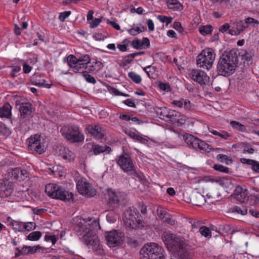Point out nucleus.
<instances>
[{"instance_id": "f257e3e1", "label": "nucleus", "mask_w": 259, "mask_h": 259, "mask_svg": "<svg viewBox=\"0 0 259 259\" xmlns=\"http://www.w3.org/2000/svg\"><path fill=\"white\" fill-rule=\"evenodd\" d=\"M74 226V230L76 235L81 237L82 241L87 245L97 247L99 245L98 237L93 234V230L99 226V223L95 220L90 219L86 221L81 220Z\"/></svg>"}, {"instance_id": "f03ea898", "label": "nucleus", "mask_w": 259, "mask_h": 259, "mask_svg": "<svg viewBox=\"0 0 259 259\" xmlns=\"http://www.w3.org/2000/svg\"><path fill=\"white\" fill-rule=\"evenodd\" d=\"M238 64L237 51L231 50L225 52L220 57L217 67V72L220 75L228 76L232 75L236 70Z\"/></svg>"}, {"instance_id": "7ed1b4c3", "label": "nucleus", "mask_w": 259, "mask_h": 259, "mask_svg": "<svg viewBox=\"0 0 259 259\" xmlns=\"http://www.w3.org/2000/svg\"><path fill=\"white\" fill-rule=\"evenodd\" d=\"M137 209L129 207L123 213V222L125 227L130 230L142 229L145 227V222L140 219Z\"/></svg>"}, {"instance_id": "20e7f679", "label": "nucleus", "mask_w": 259, "mask_h": 259, "mask_svg": "<svg viewBox=\"0 0 259 259\" xmlns=\"http://www.w3.org/2000/svg\"><path fill=\"white\" fill-rule=\"evenodd\" d=\"M141 259H165V252L157 243H146L140 251Z\"/></svg>"}, {"instance_id": "39448f33", "label": "nucleus", "mask_w": 259, "mask_h": 259, "mask_svg": "<svg viewBox=\"0 0 259 259\" xmlns=\"http://www.w3.org/2000/svg\"><path fill=\"white\" fill-rule=\"evenodd\" d=\"M68 65L75 73H83L88 70L89 65L91 64V59L88 54L76 58L73 55H70L67 58Z\"/></svg>"}, {"instance_id": "423d86ee", "label": "nucleus", "mask_w": 259, "mask_h": 259, "mask_svg": "<svg viewBox=\"0 0 259 259\" xmlns=\"http://www.w3.org/2000/svg\"><path fill=\"white\" fill-rule=\"evenodd\" d=\"M60 132L65 139L72 143H79L84 140V135L77 125L64 126L61 128Z\"/></svg>"}, {"instance_id": "0eeeda50", "label": "nucleus", "mask_w": 259, "mask_h": 259, "mask_svg": "<svg viewBox=\"0 0 259 259\" xmlns=\"http://www.w3.org/2000/svg\"><path fill=\"white\" fill-rule=\"evenodd\" d=\"M45 192L48 196L53 199L68 201L73 198V194L54 184L46 186Z\"/></svg>"}, {"instance_id": "6e6552de", "label": "nucleus", "mask_w": 259, "mask_h": 259, "mask_svg": "<svg viewBox=\"0 0 259 259\" xmlns=\"http://www.w3.org/2000/svg\"><path fill=\"white\" fill-rule=\"evenodd\" d=\"M161 238L167 249L172 252L180 249V247H183L185 242L183 238L170 232H164Z\"/></svg>"}, {"instance_id": "1a4fd4ad", "label": "nucleus", "mask_w": 259, "mask_h": 259, "mask_svg": "<svg viewBox=\"0 0 259 259\" xmlns=\"http://www.w3.org/2000/svg\"><path fill=\"white\" fill-rule=\"evenodd\" d=\"M215 54L210 48L203 50L197 57L196 64L198 67L209 70L214 62Z\"/></svg>"}, {"instance_id": "9d476101", "label": "nucleus", "mask_w": 259, "mask_h": 259, "mask_svg": "<svg viewBox=\"0 0 259 259\" xmlns=\"http://www.w3.org/2000/svg\"><path fill=\"white\" fill-rule=\"evenodd\" d=\"M183 139L189 148L205 152L214 150L210 145L192 135L186 134L183 135Z\"/></svg>"}, {"instance_id": "9b49d317", "label": "nucleus", "mask_w": 259, "mask_h": 259, "mask_svg": "<svg viewBox=\"0 0 259 259\" xmlns=\"http://www.w3.org/2000/svg\"><path fill=\"white\" fill-rule=\"evenodd\" d=\"M76 188L80 194L84 195L87 197H92L97 193L96 189L92 187V184L83 178L80 179L77 181Z\"/></svg>"}, {"instance_id": "f8f14e48", "label": "nucleus", "mask_w": 259, "mask_h": 259, "mask_svg": "<svg viewBox=\"0 0 259 259\" xmlns=\"http://www.w3.org/2000/svg\"><path fill=\"white\" fill-rule=\"evenodd\" d=\"M124 234L121 231L114 230L106 233V239L108 245L114 247L121 245L123 242Z\"/></svg>"}, {"instance_id": "ddd939ff", "label": "nucleus", "mask_w": 259, "mask_h": 259, "mask_svg": "<svg viewBox=\"0 0 259 259\" xmlns=\"http://www.w3.org/2000/svg\"><path fill=\"white\" fill-rule=\"evenodd\" d=\"M15 105L19 109L21 118L28 119L32 117L33 109L32 104L25 102L24 99H21L15 101Z\"/></svg>"}, {"instance_id": "4468645a", "label": "nucleus", "mask_w": 259, "mask_h": 259, "mask_svg": "<svg viewBox=\"0 0 259 259\" xmlns=\"http://www.w3.org/2000/svg\"><path fill=\"white\" fill-rule=\"evenodd\" d=\"M120 193L115 192L112 189H108L105 198L109 210H114L117 208L119 204V197Z\"/></svg>"}, {"instance_id": "2eb2a0df", "label": "nucleus", "mask_w": 259, "mask_h": 259, "mask_svg": "<svg viewBox=\"0 0 259 259\" xmlns=\"http://www.w3.org/2000/svg\"><path fill=\"white\" fill-rule=\"evenodd\" d=\"M115 160L125 172L130 171L134 165L130 155L127 153L123 152L120 156L116 157Z\"/></svg>"}, {"instance_id": "dca6fc26", "label": "nucleus", "mask_w": 259, "mask_h": 259, "mask_svg": "<svg viewBox=\"0 0 259 259\" xmlns=\"http://www.w3.org/2000/svg\"><path fill=\"white\" fill-rule=\"evenodd\" d=\"M28 145L29 149L36 152L38 154H41L45 152L44 146L41 145L40 136L35 135L29 139Z\"/></svg>"}, {"instance_id": "f3484780", "label": "nucleus", "mask_w": 259, "mask_h": 259, "mask_svg": "<svg viewBox=\"0 0 259 259\" xmlns=\"http://www.w3.org/2000/svg\"><path fill=\"white\" fill-rule=\"evenodd\" d=\"M13 190V184L11 182L7 180H0V197L6 198L10 196Z\"/></svg>"}, {"instance_id": "a211bd4d", "label": "nucleus", "mask_w": 259, "mask_h": 259, "mask_svg": "<svg viewBox=\"0 0 259 259\" xmlns=\"http://www.w3.org/2000/svg\"><path fill=\"white\" fill-rule=\"evenodd\" d=\"M190 78L201 85L205 84V81L208 78L206 73L202 70L193 69L189 73Z\"/></svg>"}, {"instance_id": "6ab92c4d", "label": "nucleus", "mask_w": 259, "mask_h": 259, "mask_svg": "<svg viewBox=\"0 0 259 259\" xmlns=\"http://www.w3.org/2000/svg\"><path fill=\"white\" fill-rule=\"evenodd\" d=\"M9 175L15 180L19 181H24L29 177L28 171L25 169H22L19 167L12 168Z\"/></svg>"}, {"instance_id": "aec40b11", "label": "nucleus", "mask_w": 259, "mask_h": 259, "mask_svg": "<svg viewBox=\"0 0 259 259\" xmlns=\"http://www.w3.org/2000/svg\"><path fill=\"white\" fill-rule=\"evenodd\" d=\"M41 248L39 245L34 246H24L21 249L17 247L15 250L17 251L15 254V257H18L20 255L33 254L37 252V250Z\"/></svg>"}, {"instance_id": "412c9836", "label": "nucleus", "mask_w": 259, "mask_h": 259, "mask_svg": "<svg viewBox=\"0 0 259 259\" xmlns=\"http://www.w3.org/2000/svg\"><path fill=\"white\" fill-rule=\"evenodd\" d=\"M248 192L240 186H237L234 190L233 197L239 202L244 203L247 200Z\"/></svg>"}, {"instance_id": "4be33fe9", "label": "nucleus", "mask_w": 259, "mask_h": 259, "mask_svg": "<svg viewBox=\"0 0 259 259\" xmlns=\"http://www.w3.org/2000/svg\"><path fill=\"white\" fill-rule=\"evenodd\" d=\"M187 244L185 242L183 247H180V249L175 251L179 259H192L194 253L190 249L187 248Z\"/></svg>"}, {"instance_id": "5701e85b", "label": "nucleus", "mask_w": 259, "mask_h": 259, "mask_svg": "<svg viewBox=\"0 0 259 259\" xmlns=\"http://www.w3.org/2000/svg\"><path fill=\"white\" fill-rule=\"evenodd\" d=\"M87 129L90 134L98 139H102L104 136L102 128L98 125H89Z\"/></svg>"}, {"instance_id": "b1692460", "label": "nucleus", "mask_w": 259, "mask_h": 259, "mask_svg": "<svg viewBox=\"0 0 259 259\" xmlns=\"http://www.w3.org/2000/svg\"><path fill=\"white\" fill-rule=\"evenodd\" d=\"M111 151V147L107 145L93 144L92 147V151H93L95 155H98L105 152H106L107 154H109Z\"/></svg>"}, {"instance_id": "393cba45", "label": "nucleus", "mask_w": 259, "mask_h": 259, "mask_svg": "<svg viewBox=\"0 0 259 259\" xmlns=\"http://www.w3.org/2000/svg\"><path fill=\"white\" fill-rule=\"evenodd\" d=\"M167 7L174 11H181L183 10V5L178 0H166Z\"/></svg>"}, {"instance_id": "a878e982", "label": "nucleus", "mask_w": 259, "mask_h": 259, "mask_svg": "<svg viewBox=\"0 0 259 259\" xmlns=\"http://www.w3.org/2000/svg\"><path fill=\"white\" fill-rule=\"evenodd\" d=\"M61 157L67 161H73L75 158V154L68 148H64L61 153Z\"/></svg>"}, {"instance_id": "bb28decb", "label": "nucleus", "mask_w": 259, "mask_h": 259, "mask_svg": "<svg viewBox=\"0 0 259 259\" xmlns=\"http://www.w3.org/2000/svg\"><path fill=\"white\" fill-rule=\"evenodd\" d=\"M208 131L212 135L219 136L224 140H227L231 136L229 133L225 131L220 130L219 131H218L213 129L212 127H208Z\"/></svg>"}, {"instance_id": "cd10ccee", "label": "nucleus", "mask_w": 259, "mask_h": 259, "mask_svg": "<svg viewBox=\"0 0 259 259\" xmlns=\"http://www.w3.org/2000/svg\"><path fill=\"white\" fill-rule=\"evenodd\" d=\"M128 175L131 176L133 179L140 182H142L144 180V175L142 172L137 170L135 165L132 167V169L128 172H126Z\"/></svg>"}, {"instance_id": "c85d7f7f", "label": "nucleus", "mask_w": 259, "mask_h": 259, "mask_svg": "<svg viewBox=\"0 0 259 259\" xmlns=\"http://www.w3.org/2000/svg\"><path fill=\"white\" fill-rule=\"evenodd\" d=\"M11 115V107L7 104L0 108V117L9 118Z\"/></svg>"}, {"instance_id": "c756f323", "label": "nucleus", "mask_w": 259, "mask_h": 259, "mask_svg": "<svg viewBox=\"0 0 259 259\" xmlns=\"http://www.w3.org/2000/svg\"><path fill=\"white\" fill-rule=\"evenodd\" d=\"M193 204L195 205L200 206L205 202L204 197L199 193H196L193 196Z\"/></svg>"}, {"instance_id": "7c9ffc66", "label": "nucleus", "mask_w": 259, "mask_h": 259, "mask_svg": "<svg viewBox=\"0 0 259 259\" xmlns=\"http://www.w3.org/2000/svg\"><path fill=\"white\" fill-rule=\"evenodd\" d=\"M93 63H94V64L91 65V64H90L89 65L88 70L90 72L94 71H99L104 67V65L101 62L96 60H95V61H94Z\"/></svg>"}, {"instance_id": "2f4dec72", "label": "nucleus", "mask_w": 259, "mask_h": 259, "mask_svg": "<svg viewBox=\"0 0 259 259\" xmlns=\"http://www.w3.org/2000/svg\"><path fill=\"white\" fill-rule=\"evenodd\" d=\"M180 117V113L179 112L170 110V111H169L168 117L167 119H166V120H169L170 122L175 123L177 122V120H179Z\"/></svg>"}, {"instance_id": "473e14b6", "label": "nucleus", "mask_w": 259, "mask_h": 259, "mask_svg": "<svg viewBox=\"0 0 259 259\" xmlns=\"http://www.w3.org/2000/svg\"><path fill=\"white\" fill-rule=\"evenodd\" d=\"M10 225L13 227V230L18 232L24 231V223L13 220L11 222Z\"/></svg>"}, {"instance_id": "72a5a7b5", "label": "nucleus", "mask_w": 259, "mask_h": 259, "mask_svg": "<svg viewBox=\"0 0 259 259\" xmlns=\"http://www.w3.org/2000/svg\"><path fill=\"white\" fill-rule=\"evenodd\" d=\"M213 30V27L210 25L200 26L199 27V32L203 35L211 34Z\"/></svg>"}, {"instance_id": "f704fd0d", "label": "nucleus", "mask_w": 259, "mask_h": 259, "mask_svg": "<svg viewBox=\"0 0 259 259\" xmlns=\"http://www.w3.org/2000/svg\"><path fill=\"white\" fill-rule=\"evenodd\" d=\"M230 125L232 127L236 130L240 132H244L246 130V127L243 124H241L239 122L236 121H231L230 122Z\"/></svg>"}, {"instance_id": "c9c22d12", "label": "nucleus", "mask_w": 259, "mask_h": 259, "mask_svg": "<svg viewBox=\"0 0 259 259\" xmlns=\"http://www.w3.org/2000/svg\"><path fill=\"white\" fill-rule=\"evenodd\" d=\"M128 136L132 139L136 140L143 144H146L148 141V140L145 138L142 137L141 136L135 132H130L128 134Z\"/></svg>"}, {"instance_id": "e433bc0d", "label": "nucleus", "mask_w": 259, "mask_h": 259, "mask_svg": "<svg viewBox=\"0 0 259 259\" xmlns=\"http://www.w3.org/2000/svg\"><path fill=\"white\" fill-rule=\"evenodd\" d=\"M128 76L135 83L138 84L141 82L142 78L141 76L134 72H130L128 73Z\"/></svg>"}, {"instance_id": "4c0bfd02", "label": "nucleus", "mask_w": 259, "mask_h": 259, "mask_svg": "<svg viewBox=\"0 0 259 259\" xmlns=\"http://www.w3.org/2000/svg\"><path fill=\"white\" fill-rule=\"evenodd\" d=\"M42 235L40 231H34L30 233L27 236V239L30 241H37L39 239Z\"/></svg>"}, {"instance_id": "58836bf2", "label": "nucleus", "mask_w": 259, "mask_h": 259, "mask_svg": "<svg viewBox=\"0 0 259 259\" xmlns=\"http://www.w3.org/2000/svg\"><path fill=\"white\" fill-rule=\"evenodd\" d=\"M218 160L222 162H225L226 164H230L232 163V159L228 156L222 154H218L217 156Z\"/></svg>"}, {"instance_id": "ea45409f", "label": "nucleus", "mask_w": 259, "mask_h": 259, "mask_svg": "<svg viewBox=\"0 0 259 259\" xmlns=\"http://www.w3.org/2000/svg\"><path fill=\"white\" fill-rule=\"evenodd\" d=\"M156 69V67L152 65L147 66L143 68L144 71L146 72L147 75L150 78H153V75L155 74Z\"/></svg>"}, {"instance_id": "a19ab883", "label": "nucleus", "mask_w": 259, "mask_h": 259, "mask_svg": "<svg viewBox=\"0 0 259 259\" xmlns=\"http://www.w3.org/2000/svg\"><path fill=\"white\" fill-rule=\"evenodd\" d=\"M133 59L134 57L131 54L124 56L119 64L120 66L122 67H125L127 64L131 63L133 61Z\"/></svg>"}, {"instance_id": "79ce46f5", "label": "nucleus", "mask_w": 259, "mask_h": 259, "mask_svg": "<svg viewBox=\"0 0 259 259\" xmlns=\"http://www.w3.org/2000/svg\"><path fill=\"white\" fill-rule=\"evenodd\" d=\"M253 56L254 53L253 50L250 49L245 50L244 53L242 55V59L246 61H250Z\"/></svg>"}, {"instance_id": "37998d69", "label": "nucleus", "mask_w": 259, "mask_h": 259, "mask_svg": "<svg viewBox=\"0 0 259 259\" xmlns=\"http://www.w3.org/2000/svg\"><path fill=\"white\" fill-rule=\"evenodd\" d=\"M199 232L205 237L210 238L211 237V234L210 229L205 226L201 227L199 228Z\"/></svg>"}, {"instance_id": "c03bdc74", "label": "nucleus", "mask_w": 259, "mask_h": 259, "mask_svg": "<svg viewBox=\"0 0 259 259\" xmlns=\"http://www.w3.org/2000/svg\"><path fill=\"white\" fill-rule=\"evenodd\" d=\"M89 71L87 70L85 71L83 73L82 75L85 80L91 83L95 84L96 82V80L94 77L89 74Z\"/></svg>"}, {"instance_id": "a18cd8bd", "label": "nucleus", "mask_w": 259, "mask_h": 259, "mask_svg": "<svg viewBox=\"0 0 259 259\" xmlns=\"http://www.w3.org/2000/svg\"><path fill=\"white\" fill-rule=\"evenodd\" d=\"M46 81L45 79H42L39 82L37 81L36 80H32L31 83L33 85H35L39 87H45L48 89L50 88L52 84L46 83Z\"/></svg>"}, {"instance_id": "49530a36", "label": "nucleus", "mask_w": 259, "mask_h": 259, "mask_svg": "<svg viewBox=\"0 0 259 259\" xmlns=\"http://www.w3.org/2000/svg\"><path fill=\"white\" fill-rule=\"evenodd\" d=\"M158 19L162 23H165L166 25H168L171 23L172 18L171 17H167L163 15H158L157 16Z\"/></svg>"}, {"instance_id": "de8ad7c7", "label": "nucleus", "mask_w": 259, "mask_h": 259, "mask_svg": "<svg viewBox=\"0 0 259 259\" xmlns=\"http://www.w3.org/2000/svg\"><path fill=\"white\" fill-rule=\"evenodd\" d=\"M232 212H237L242 215H245L247 213V209L246 208H243L242 209L238 206H234L231 208Z\"/></svg>"}, {"instance_id": "09e8293b", "label": "nucleus", "mask_w": 259, "mask_h": 259, "mask_svg": "<svg viewBox=\"0 0 259 259\" xmlns=\"http://www.w3.org/2000/svg\"><path fill=\"white\" fill-rule=\"evenodd\" d=\"M213 168L218 171L228 174L229 172V168L222 165L215 164L213 165Z\"/></svg>"}, {"instance_id": "8fccbe9b", "label": "nucleus", "mask_w": 259, "mask_h": 259, "mask_svg": "<svg viewBox=\"0 0 259 259\" xmlns=\"http://www.w3.org/2000/svg\"><path fill=\"white\" fill-rule=\"evenodd\" d=\"M164 214L166 215L164 217L165 219L163 220V222H165L170 225H175L176 223V221L172 219L170 215L168 213H164Z\"/></svg>"}, {"instance_id": "3c124183", "label": "nucleus", "mask_w": 259, "mask_h": 259, "mask_svg": "<svg viewBox=\"0 0 259 259\" xmlns=\"http://www.w3.org/2000/svg\"><path fill=\"white\" fill-rule=\"evenodd\" d=\"M36 224L33 222H27L24 223V231H30L32 230H34L36 228Z\"/></svg>"}, {"instance_id": "603ef678", "label": "nucleus", "mask_w": 259, "mask_h": 259, "mask_svg": "<svg viewBox=\"0 0 259 259\" xmlns=\"http://www.w3.org/2000/svg\"><path fill=\"white\" fill-rule=\"evenodd\" d=\"M161 112H160V118L163 119H165L166 120V119H167L168 117V114L169 113V111H170V109L164 107L160 109Z\"/></svg>"}, {"instance_id": "864d4df0", "label": "nucleus", "mask_w": 259, "mask_h": 259, "mask_svg": "<svg viewBox=\"0 0 259 259\" xmlns=\"http://www.w3.org/2000/svg\"><path fill=\"white\" fill-rule=\"evenodd\" d=\"M219 229L226 234H231L233 232L232 228L230 226L228 225H221L220 226Z\"/></svg>"}, {"instance_id": "5fc2aeb1", "label": "nucleus", "mask_w": 259, "mask_h": 259, "mask_svg": "<svg viewBox=\"0 0 259 259\" xmlns=\"http://www.w3.org/2000/svg\"><path fill=\"white\" fill-rule=\"evenodd\" d=\"M58 240V238L56 235H49L48 234H46L45 236V240L46 241H51L53 245H54Z\"/></svg>"}, {"instance_id": "6e6d98bb", "label": "nucleus", "mask_w": 259, "mask_h": 259, "mask_svg": "<svg viewBox=\"0 0 259 259\" xmlns=\"http://www.w3.org/2000/svg\"><path fill=\"white\" fill-rule=\"evenodd\" d=\"M237 30L239 31V34L243 32L246 28L248 27V25H245L242 21L238 22L237 24Z\"/></svg>"}, {"instance_id": "4d7b16f0", "label": "nucleus", "mask_w": 259, "mask_h": 259, "mask_svg": "<svg viewBox=\"0 0 259 259\" xmlns=\"http://www.w3.org/2000/svg\"><path fill=\"white\" fill-rule=\"evenodd\" d=\"M189 223L191 224L192 231H194V229L198 228L201 225V223L199 221H193V219H189Z\"/></svg>"}, {"instance_id": "13d9d810", "label": "nucleus", "mask_w": 259, "mask_h": 259, "mask_svg": "<svg viewBox=\"0 0 259 259\" xmlns=\"http://www.w3.org/2000/svg\"><path fill=\"white\" fill-rule=\"evenodd\" d=\"M71 14V11H65L59 14V19L61 22H63L65 19L68 17Z\"/></svg>"}, {"instance_id": "bf43d9fd", "label": "nucleus", "mask_w": 259, "mask_h": 259, "mask_svg": "<svg viewBox=\"0 0 259 259\" xmlns=\"http://www.w3.org/2000/svg\"><path fill=\"white\" fill-rule=\"evenodd\" d=\"M127 31L128 32L132 35H136L142 32L141 29L139 27L132 28L128 29Z\"/></svg>"}, {"instance_id": "052dcab7", "label": "nucleus", "mask_w": 259, "mask_h": 259, "mask_svg": "<svg viewBox=\"0 0 259 259\" xmlns=\"http://www.w3.org/2000/svg\"><path fill=\"white\" fill-rule=\"evenodd\" d=\"M132 46L133 47L136 49H142V45H141V40L136 38L134 39L132 41Z\"/></svg>"}, {"instance_id": "680f3d73", "label": "nucleus", "mask_w": 259, "mask_h": 259, "mask_svg": "<svg viewBox=\"0 0 259 259\" xmlns=\"http://www.w3.org/2000/svg\"><path fill=\"white\" fill-rule=\"evenodd\" d=\"M159 88L162 91L168 92L170 90V87L168 83L160 82Z\"/></svg>"}, {"instance_id": "e2e57ef3", "label": "nucleus", "mask_w": 259, "mask_h": 259, "mask_svg": "<svg viewBox=\"0 0 259 259\" xmlns=\"http://www.w3.org/2000/svg\"><path fill=\"white\" fill-rule=\"evenodd\" d=\"M245 23L246 25H248V26L249 24H254L257 25L259 24V21L258 20H255L251 17H248L246 18L245 19Z\"/></svg>"}, {"instance_id": "0e129e2a", "label": "nucleus", "mask_w": 259, "mask_h": 259, "mask_svg": "<svg viewBox=\"0 0 259 259\" xmlns=\"http://www.w3.org/2000/svg\"><path fill=\"white\" fill-rule=\"evenodd\" d=\"M174 28L180 33H183L184 31V28L182 26L181 23L180 22L175 21L174 23Z\"/></svg>"}, {"instance_id": "69168bd1", "label": "nucleus", "mask_w": 259, "mask_h": 259, "mask_svg": "<svg viewBox=\"0 0 259 259\" xmlns=\"http://www.w3.org/2000/svg\"><path fill=\"white\" fill-rule=\"evenodd\" d=\"M102 18H95L91 23V28H95L97 27L99 24L102 21Z\"/></svg>"}, {"instance_id": "338daca9", "label": "nucleus", "mask_w": 259, "mask_h": 259, "mask_svg": "<svg viewBox=\"0 0 259 259\" xmlns=\"http://www.w3.org/2000/svg\"><path fill=\"white\" fill-rule=\"evenodd\" d=\"M142 49L144 47L149 48L150 46V41L147 37H144L141 41Z\"/></svg>"}, {"instance_id": "774afa93", "label": "nucleus", "mask_w": 259, "mask_h": 259, "mask_svg": "<svg viewBox=\"0 0 259 259\" xmlns=\"http://www.w3.org/2000/svg\"><path fill=\"white\" fill-rule=\"evenodd\" d=\"M251 168L254 172L259 174V162L255 160L251 165Z\"/></svg>"}]
</instances>
